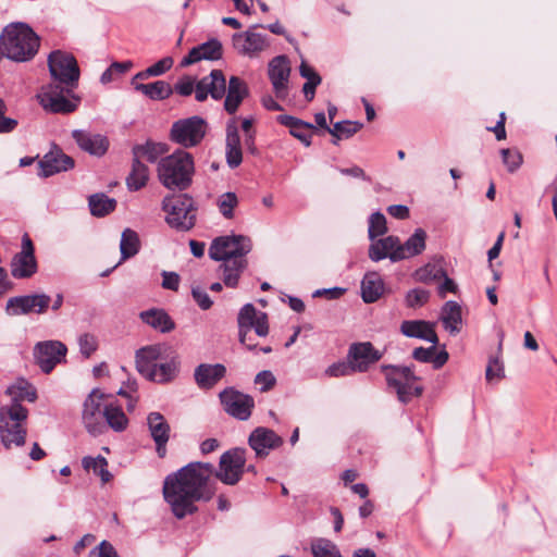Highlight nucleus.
Masks as SVG:
<instances>
[{"label": "nucleus", "instance_id": "f257e3e1", "mask_svg": "<svg viewBox=\"0 0 557 557\" xmlns=\"http://www.w3.org/2000/svg\"><path fill=\"white\" fill-rule=\"evenodd\" d=\"M214 467L208 462H190L164 479L163 496L173 515L183 519L197 511L196 503L214 495L210 481Z\"/></svg>", "mask_w": 557, "mask_h": 557}, {"label": "nucleus", "instance_id": "f03ea898", "mask_svg": "<svg viewBox=\"0 0 557 557\" xmlns=\"http://www.w3.org/2000/svg\"><path fill=\"white\" fill-rule=\"evenodd\" d=\"M39 36L27 24L17 22L7 25L0 35V52L15 62H27L38 52Z\"/></svg>", "mask_w": 557, "mask_h": 557}, {"label": "nucleus", "instance_id": "7ed1b4c3", "mask_svg": "<svg viewBox=\"0 0 557 557\" xmlns=\"http://www.w3.org/2000/svg\"><path fill=\"white\" fill-rule=\"evenodd\" d=\"M194 173L193 156L183 149L162 157L157 164L158 178L170 190L187 189L191 185Z\"/></svg>", "mask_w": 557, "mask_h": 557}, {"label": "nucleus", "instance_id": "20e7f679", "mask_svg": "<svg viewBox=\"0 0 557 557\" xmlns=\"http://www.w3.org/2000/svg\"><path fill=\"white\" fill-rule=\"evenodd\" d=\"M27 417L28 410L18 403L0 407V440L7 449L25 444Z\"/></svg>", "mask_w": 557, "mask_h": 557}, {"label": "nucleus", "instance_id": "39448f33", "mask_svg": "<svg viewBox=\"0 0 557 557\" xmlns=\"http://www.w3.org/2000/svg\"><path fill=\"white\" fill-rule=\"evenodd\" d=\"M173 88V91L180 96H190L195 91L197 101H205L208 96L220 100L225 94V76L221 70H212L208 76L195 82L190 76L182 77Z\"/></svg>", "mask_w": 557, "mask_h": 557}, {"label": "nucleus", "instance_id": "423d86ee", "mask_svg": "<svg viewBox=\"0 0 557 557\" xmlns=\"http://www.w3.org/2000/svg\"><path fill=\"white\" fill-rule=\"evenodd\" d=\"M162 209L166 213L165 221L172 228L186 232L195 226L197 208L188 195L165 197Z\"/></svg>", "mask_w": 557, "mask_h": 557}, {"label": "nucleus", "instance_id": "0eeeda50", "mask_svg": "<svg viewBox=\"0 0 557 557\" xmlns=\"http://www.w3.org/2000/svg\"><path fill=\"white\" fill-rule=\"evenodd\" d=\"M237 323L239 342L249 350L257 347V343H253L250 336L251 330L260 337H264L269 333L267 313L258 311L251 304H246L239 310Z\"/></svg>", "mask_w": 557, "mask_h": 557}, {"label": "nucleus", "instance_id": "6e6552de", "mask_svg": "<svg viewBox=\"0 0 557 557\" xmlns=\"http://www.w3.org/2000/svg\"><path fill=\"white\" fill-rule=\"evenodd\" d=\"M382 369L388 370L386 373L387 385L394 389L401 403H409L422 394L423 388L419 384V379L409 367L383 366Z\"/></svg>", "mask_w": 557, "mask_h": 557}, {"label": "nucleus", "instance_id": "1a4fd4ad", "mask_svg": "<svg viewBox=\"0 0 557 557\" xmlns=\"http://www.w3.org/2000/svg\"><path fill=\"white\" fill-rule=\"evenodd\" d=\"M73 88L63 87L57 83H50L44 86L37 99L40 106L48 112L67 114L74 112L81 101L79 97L66 96Z\"/></svg>", "mask_w": 557, "mask_h": 557}, {"label": "nucleus", "instance_id": "9d476101", "mask_svg": "<svg viewBox=\"0 0 557 557\" xmlns=\"http://www.w3.org/2000/svg\"><path fill=\"white\" fill-rule=\"evenodd\" d=\"M251 250V240L243 235L220 236L212 240L209 257L214 261L246 259Z\"/></svg>", "mask_w": 557, "mask_h": 557}, {"label": "nucleus", "instance_id": "9b49d317", "mask_svg": "<svg viewBox=\"0 0 557 557\" xmlns=\"http://www.w3.org/2000/svg\"><path fill=\"white\" fill-rule=\"evenodd\" d=\"M207 131V124L200 116L182 119L173 123L170 138L173 143L191 148L200 144Z\"/></svg>", "mask_w": 557, "mask_h": 557}, {"label": "nucleus", "instance_id": "f8f14e48", "mask_svg": "<svg viewBox=\"0 0 557 557\" xmlns=\"http://www.w3.org/2000/svg\"><path fill=\"white\" fill-rule=\"evenodd\" d=\"M48 65L53 83L74 88L79 78V69L72 54L53 51L48 58Z\"/></svg>", "mask_w": 557, "mask_h": 557}, {"label": "nucleus", "instance_id": "ddd939ff", "mask_svg": "<svg viewBox=\"0 0 557 557\" xmlns=\"http://www.w3.org/2000/svg\"><path fill=\"white\" fill-rule=\"evenodd\" d=\"M108 400V397L96 388L88 394L83 404L82 420L91 435L102 434L106 430L103 407L107 406Z\"/></svg>", "mask_w": 557, "mask_h": 557}, {"label": "nucleus", "instance_id": "4468645a", "mask_svg": "<svg viewBox=\"0 0 557 557\" xmlns=\"http://www.w3.org/2000/svg\"><path fill=\"white\" fill-rule=\"evenodd\" d=\"M246 450L233 448L220 457L219 470L214 473L216 479L227 485H235L242 479L245 471Z\"/></svg>", "mask_w": 557, "mask_h": 557}, {"label": "nucleus", "instance_id": "2eb2a0df", "mask_svg": "<svg viewBox=\"0 0 557 557\" xmlns=\"http://www.w3.org/2000/svg\"><path fill=\"white\" fill-rule=\"evenodd\" d=\"M66 352V346L59 341H46L35 346L37 364L45 373L51 372L58 363H61Z\"/></svg>", "mask_w": 557, "mask_h": 557}, {"label": "nucleus", "instance_id": "dca6fc26", "mask_svg": "<svg viewBox=\"0 0 557 557\" xmlns=\"http://www.w3.org/2000/svg\"><path fill=\"white\" fill-rule=\"evenodd\" d=\"M221 403L225 411L239 420H247L255 406L251 396L243 394L234 388H225L220 393Z\"/></svg>", "mask_w": 557, "mask_h": 557}, {"label": "nucleus", "instance_id": "f3484780", "mask_svg": "<svg viewBox=\"0 0 557 557\" xmlns=\"http://www.w3.org/2000/svg\"><path fill=\"white\" fill-rule=\"evenodd\" d=\"M37 271V262L34 256V245L28 236L22 237V250L14 256L11 262V274L15 278L30 277Z\"/></svg>", "mask_w": 557, "mask_h": 557}, {"label": "nucleus", "instance_id": "a211bd4d", "mask_svg": "<svg viewBox=\"0 0 557 557\" xmlns=\"http://www.w3.org/2000/svg\"><path fill=\"white\" fill-rule=\"evenodd\" d=\"M382 356V352L375 349L370 342H362L350 345L347 360L350 362L355 372H366L372 364L377 362Z\"/></svg>", "mask_w": 557, "mask_h": 557}, {"label": "nucleus", "instance_id": "6ab92c4d", "mask_svg": "<svg viewBox=\"0 0 557 557\" xmlns=\"http://www.w3.org/2000/svg\"><path fill=\"white\" fill-rule=\"evenodd\" d=\"M232 44L237 53L248 58L258 57L269 46L265 35L250 29L234 34Z\"/></svg>", "mask_w": 557, "mask_h": 557}, {"label": "nucleus", "instance_id": "aec40b11", "mask_svg": "<svg viewBox=\"0 0 557 557\" xmlns=\"http://www.w3.org/2000/svg\"><path fill=\"white\" fill-rule=\"evenodd\" d=\"M51 299L46 294L12 297L7 302V311L11 315L28 314L30 312L44 313Z\"/></svg>", "mask_w": 557, "mask_h": 557}, {"label": "nucleus", "instance_id": "412c9836", "mask_svg": "<svg viewBox=\"0 0 557 557\" xmlns=\"http://www.w3.org/2000/svg\"><path fill=\"white\" fill-rule=\"evenodd\" d=\"M268 73L276 97L284 99L287 96L290 75V66L287 58L285 55L275 57L269 63Z\"/></svg>", "mask_w": 557, "mask_h": 557}, {"label": "nucleus", "instance_id": "4be33fe9", "mask_svg": "<svg viewBox=\"0 0 557 557\" xmlns=\"http://www.w3.org/2000/svg\"><path fill=\"white\" fill-rule=\"evenodd\" d=\"M248 444L255 450L257 457L264 458L270 450L278 448L283 444V438L273 430L259 426L249 435Z\"/></svg>", "mask_w": 557, "mask_h": 557}, {"label": "nucleus", "instance_id": "5701e85b", "mask_svg": "<svg viewBox=\"0 0 557 557\" xmlns=\"http://www.w3.org/2000/svg\"><path fill=\"white\" fill-rule=\"evenodd\" d=\"M166 345H150L140 348L136 352V369L143 375L147 376L150 371L157 367L159 361L165 360L169 357L170 351Z\"/></svg>", "mask_w": 557, "mask_h": 557}, {"label": "nucleus", "instance_id": "b1692460", "mask_svg": "<svg viewBox=\"0 0 557 557\" xmlns=\"http://www.w3.org/2000/svg\"><path fill=\"white\" fill-rule=\"evenodd\" d=\"M147 426L156 444L158 456L164 458L166 455V444L170 440V424L160 412H150L147 417Z\"/></svg>", "mask_w": 557, "mask_h": 557}, {"label": "nucleus", "instance_id": "393cba45", "mask_svg": "<svg viewBox=\"0 0 557 557\" xmlns=\"http://www.w3.org/2000/svg\"><path fill=\"white\" fill-rule=\"evenodd\" d=\"M40 175L48 177L62 171L74 168V160L54 146L39 161Z\"/></svg>", "mask_w": 557, "mask_h": 557}, {"label": "nucleus", "instance_id": "a878e982", "mask_svg": "<svg viewBox=\"0 0 557 557\" xmlns=\"http://www.w3.org/2000/svg\"><path fill=\"white\" fill-rule=\"evenodd\" d=\"M226 374V368L222 363H200L196 367L194 379L201 389L213 388Z\"/></svg>", "mask_w": 557, "mask_h": 557}, {"label": "nucleus", "instance_id": "bb28decb", "mask_svg": "<svg viewBox=\"0 0 557 557\" xmlns=\"http://www.w3.org/2000/svg\"><path fill=\"white\" fill-rule=\"evenodd\" d=\"M72 137L82 150L92 156H103L109 148L107 137L100 134H90L86 131L75 129L72 133Z\"/></svg>", "mask_w": 557, "mask_h": 557}, {"label": "nucleus", "instance_id": "cd10ccee", "mask_svg": "<svg viewBox=\"0 0 557 557\" xmlns=\"http://www.w3.org/2000/svg\"><path fill=\"white\" fill-rule=\"evenodd\" d=\"M222 58V44L218 39H210L197 47L181 61L182 66H188L201 60H219Z\"/></svg>", "mask_w": 557, "mask_h": 557}, {"label": "nucleus", "instance_id": "c85d7f7f", "mask_svg": "<svg viewBox=\"0 0 557 557\" xmlns=\"http://www.w3.org/2000/svg\"><path fill=\"white\" fill-rule=\"evenodd\" d=\"M401 333L407 337L420 338L436 345L438 337L435 323L424 320H406L400 325Z\"/></svg>", "mask_w": 557, "mask_h": 557}, {"label": "nucleus", "instance_id": "c756f323", "mask_svg": "<svg viewBox=\"0 0 557 557\" xmlns=\"http://www.w3.org/2000/svg\"><path fill=\"white\" fill-rule=\"evenodd\" d=\"M178 367V357L170 348L168 359L159 361L157 367L150 371L146 379L157 383H168L176 377Z\"/></svg>", "mask_w": 557, "mask_h": 557}, {"label": "nucleus", "instance_id": "7c9ffc66", "mask_svg": "<svg viewBox=\"0 0 557 557\" xmlns=\"http://www.w3.org/2000/svg\"><path fill=\"white\" fill-rule=\"evenodd\" d=\"M224 109L233 114L237 111L242 101L248 96L246 83L237 76H231L227 90L225 89Z\"/></svg>", "mask_w": 557, "mask_h": 557}, {"label": "nucleus", "instance_id": "2f4dec72", "mask_svg": "<svg viewBox=\"0 0 557 557\" xmlns=\"http://www.w3.org/2000/svg\"><path fill=\"white\" fill-rule=\"evenodd\" d=\"M426 233L417 228L414 233L401 244L398 239V252L394 256V262L420 255L425 249Z\"/></svg>", "mask_w": 557, "mask_h": 557}, {"label": "nucleus", "instance_id": "473e14b6", "mask_svg": "<svg viewBox=\"0 0 557 557\" xmlns=\"http://www.w3.org/2000/svg\"><path fill=\"white\" fill-rule=\"evenodd\" d=\"M226 162L230 168H237L243 161L240 138L235 121H231L226 127Z\"/></svg>", "mask_w": 557, "mask_h": 557}, {"label": "nucleus", "instance_id": "72a5a7b5", "mask_svg": "<svg viewBox=\"0 0 557 557\" xmlns=\"http://www.w3.org/2000/svg\"><path fill=\"white\" fill-rule=\"evenodd\" d=\"M440 320L444 329L450 335H457L462 326V310L461 306L453 300L445 302L442 308Z\"/></svg>", "mask_w": 557, "mask_h": 557}, {"label": "nucleus", "instance_id": "f704fd0d", "mask_svg": "<svg viewBox=\"0 0 557 557\" xmlns=\"http://www.w3.org/2000/svg\"><path fill=\"white\" fill-rule=\"evenodd\" d=\"M398 252V237L387 236L373 240L369 248V257L372 261H380L389 258L394 262V256Z\"/></svg>", "mask_w": 557, "mask_h": 557}, {"label": "nucleus", "instance_id": "c9c22d12", "mask_svg": "<svg viewBox=\"0 0 557 557\" xmlns=\"http://www.w3.org/2000/svg\"><path fill=\"white\" fill-rule=\"evenodd\" d=\"M219 267L222 280L226 287L235 288L238 285L242 273L247 268V259L223 260Z\"/></svg>", "mask_w": 557, "mask_h": 557}, {"label": "nucleus", "instance_id": "e433bc0d", "mask_svg": "<svg viewBox=\"0 0 557 557\" xmlns=\"http://www.w3.org/2000/svg\"><path fill=\"white\" fill-rule=\"evenodd\" d=\"M384 283L376 272L367 273L361 282V296L364 302L376 301L383 294Z\"/></svg>", "mask_w": 557, "mask_h": 557}, {"label": "nucleus", "instance_id": "4c0bfd02", "mask_svg": "<svg viewBox=\"0 0 557 557\" xmlns=\"http://www.w3.org/2000/svg\"><path fill=\"white\" fill-rule=\"evenodd\" d=\"M103 421L106 426L115 432H123L128 425V419L122 407L111 400H108L107 406L103 407Z\"/></svg>", "mask_w": 557, "mask_h": 557}, {"label": "nucleus", "instance_id": "58836bf2", "mask_svg": "<svg viewBox=\"0 0 557 557\" xmlns=\"http://www.w3.org/2000/svg\"><path fill=\"white\" fill-rule=\"evenodd\" d=\"M141 320L160 332L166 333L174 329V322L166 312L159 309H150L140 313Z\"/></svg>", "mask_w": 557, "mask_h": 557}, {"label": "nucleus", "instance_id": "ea45409f", "mask_svg": "<svg viewBox=\"0 0 557 557\" xmlns=\"http://www.w3.org/2000/svg\"><path fill=\"white\" fill-rule=\"evenodd\" d=\"M149 180V170L140 160L133 157L132 170L126 177V185L131 191H137L146 186Z\"/></svg>", "mask_w": 557, "mask_h": 557}, {"label": "nucleus", "instance_id": "a19ab883", "mask_svg": "<svg viewBox=\"0 0 557 557\" xmlns=\"http://www.w3.org/2000/svg\"><path fill=\"white\" fill-rule=\"evenodd\" d=\"M168 152L165 144L147 141L144 145H136L133 148V157L138 160L145 159L150 163H154Z\"/></svg>", "mask_w": 557, "mask_h": 557}, {"label": "nucleus", "instance_id": "79ce46f5", "mask_svg": "<svg viewBox=\"0 0 557 557\" xmlns=\"http://www.w3.org/2000/svg\"><path fill=\"white\" fill-rule=\"evenodd\" d=\"M7 394L11 397V403L21 404L22 400L34 403L37 399L36 388L24 379H18L7 388Z\"/></svg>", "mask_w": 557, "mask_h": 557}, {"label": "nucleus", "instance_id": "37998d69", "mask_svg": "<svg viewBox=\"0 0 557 557\" xmlns=\"http://www.w3.org/2000/svg\"><path fill=\"white\" fill-rule=\"evenodd\" d=\"M135 90L140 91L151 100H164L173 94L172 86L164 81H156L147 85H135Z\"/></svg>", "mask_w": 557, "mask_h": 557}, {"label": "nucleus", "instance_id": "c03bdc74", "mask_svg": "<svg viewBox=\"0 0 557 557\" xmlns=\"http://www.w3.org/2000/svg\"><path fill=\"white\" fill-rule=\"evenodd\" d=\"M89 209L95 216H104L112 212L116 207V200L106 194H95L88 199Z\"/></svg>", "mask_w": 557, "mask_h": 557}, {"label": "nucleus", "instance_id": "a18cd8bd", "mask_svg": "<svg viewBox=\"0 0 557 557\" xmlns=\"http://www.w3.org/2000/svg\"><path fill=\"white\" fill-rule=\"evenodd\" d=\"M140 242L138 234L131 228L124 230L120 243L121 261L119 263L131 257H134L138 252Z\"/></svg>", "mask_w": 557, "mask_h": 557}, {"label": "nucleus", "instance_id": "49530a36", "mask_svg": "<svg viewBox=\"0 0 557 557\" xmlns=\"http://www.w3.org/2000/svg\"><path fill=\"white\" fill-rule=\"evenodd\" d=\"M82 466L85 470L90 471L100 476L102 483H108L112 475L108 470V461L102 456L97 457H84L82 460Z\"/></svg>", "mask_w": 557, "mask_h": 557}, {"label": "nucleus", "instance_id": "de8ad7c7", "mask_svg": "<svg viewBox=\"0 0 557 557\" xmlns=\"http://www.w3.org/2000/svg\"><path fill=\"white\" fill-rule=\"evenodd\" d=\"M362 127L361 123L343 121L336 122L327 132L337 139H347L354 136Z\"/></svg>", "mask_w": 557, "mask_h": 557}, {"label": "nucleus", "instance_id": "09e8293b", "mask_svg": "<svg viewBox=\"0 0 557 557\" xmlns=\"http://www.w3.org/2000/svg\"><path fill=\"white\" fill-rule=\"evenodd\" d=\"M237 205L238 198L236 194L232 191L224 193L216 199L219 211L225 219H232L234 216V209Z\"/></svg>", "mask_w": 557, "mask_h": 557}, {"label": "nucleus", "instance_id": "8fccbe9b", "mask_svg": "<svg viewBox=\"0 0 557 557\" xmlns=\"http://www.w3.org/2000/svg\"><path fill=\"white\" fill-rule=\"evenodd\" d=\"M386 231L385 216L380 212L372 213L369 219V238L374 240L377 236L384 235Z\"/></svg>", "mask_w": 557, "mask_h": 557}, {"label": "nucleus", "instance_id": "3c124183", "mask_svg": "<svg viewBox=\"0 0 557 557\" xmlns=\"http://www.w3.org/2000/svg\"><path fill=\"white\" fill-rule=\"evenodd\" d=\"M313 557H342L336 546L326 540H319L311 546Z\"/></svg>", "mask_w": 557, "mask_h": 557}, {"label": "nucleus", "instance_id": "603ef678", "mask_svg": "<svg viewBox=\"0 0 557 557\" xmlns=\"http://www.w3.org/2000/svg\"><path fill=\"white\" fill-rule=\"evenodd\" d=\"M500 156L504 164L510 173L517 171L523 162L522 154L517 149H502Z\"/></svg>", "mask_w": 557, "mask_h": 557}, {"label": "nucleus", "instance_id": "864d4df0", "mask_svg": "<svg viewBox=\"0 0 557 557\" xmlns=\"http://www.w3.org/2000/svg\"><path fill=\"white\" fill-rule=\"evenodd\" d=\"M414 276L419 282L429 283L445 276V271L436 265L426 264L425 267L417 270Z\"/></svg>", "mask_w": 557, "mask_h": 557}, {"label": "nucleus", "instance_id": "5fc2aeb1", "mask_svg": "<svg viewBox=\"0 0 557 557\" xmlns=\"http://www.w3.org/2000/svg\"><path fill=\"white\" fill-rule=\"evenodd\" d=\"M430 293L422 288L410 289L406 295V305L410 308L422 307L428 302Z\"/></svg>", "mask_w": 557, "mask_h": 557}, {"label": "nucleus", "instance_id": "6e6d98bb", "mask_svg": "<svg viewBox=\"0 0 557 557\" xmlns=\"http://www.w3.org/2000/svg\"><path fill=\"white\" fill-rule=\"evenodd\" d=\"M79 351L85 358H89L98 348L97 337L85 333L78 337Z\"/></svg>", "mask_w": 557, "mask_h": 557}, {"label": "nucleus", "instance_id": "4d7b16f0", "mask_svg": "<svg viewBox=\"0 0 557 557\" xmlns=\"http://www.w3.org/2000/svg\"><path fill=\"white\" fill-rule=\"evenodd\" d=\"M324 373L326 376L330 377H339L348 376L356 372L352 370L350 362L347 360L346 362L339 361L331 364L330 367L326 368Z\"/></svg>", "mask_w": 557, "mask_h": 557}, {"label": "nucleus", "instance_id": "13d9d810", "mask_svg": "<svg viewBox=\"0 0 557 557\" xmlns=\"http://www.w3.org/2000/svg\"><path fill=\"white\" fill-rule=\"evenodd\" d=\"M173 59L171 57H165L161 60H159L158 62H156L154 64H152L151 66L147 67V73L152 76H160L162 74H164L165 72H168L169 70H171V67L173 66Z\"/></svg>", "mask_w": 557, "mask_h": 557}, {"label": "nucleus", "instance_id": "bf43d9fd", "mask_svg": "<svg viewBox=\"0 0 557 557\" xmlns=\"http://www.w3.org/2000/svg\"><path fill=\"white\" fill-rule=\"evenodd\" d=\"M88 557H119L116 550L108 541H102L97 547L90 550Z\"/></svg>", "mask_w": 557, "mask_h": 557}, {"label": "nucleus", "instance_id": "052dcab7", "mask_svg": "<svg viewBox=\"0 0 557 557\" xmlns=\"http://www.w3.org/2000/svg\"><path fill=\"white\" fill-rule=\"evenodd\" d=\"M5 110L7 107L3 100L0 98V133L12 132L17 125L16 120L4 116Z\"/></svg>", "mask_w": 557, "mask_h": 557}, {"label": "nucleus", "instance_id": "680f3d73", "mask_svg": "<svg viewBox=\"0 0 557 557\" xmlns=\"http://www.w3.org/2000/svg\"><path fill=\"white\" fill-rule=\"evenodd\" d=\"M485 376L487 381L502 379L504 376V367L498 359H492L486 368Z\"/></svg>", "mask_w": 557, "mask_h": 557}, {"label": "nucleus", "instance_id": "e2e57ef3", "mask_svg": "<svg viewBox=\"0 0 557 557\" xmlns=\"http://www.w3.org/2000/svg\"><path fill=\"white\" fill-rule=\"evenodd\" d=\"M191 295H193L195 301L197 302V305L202 310H208L209 308H211L212 300L210 299V297H209V295L207 294L206 290H203L200 287H194L191 289Z\"/></svg>", "mask_w": 557, "mask_h": 557}, {"label": "nucleus", "instance_id": "0e129e2a", "mask_svg": "<svg viewBox=\"0 0 557 557\" xmlns=\"http://www.w3.org/2000/svg\"><path fill=\"white\" fill-rule=\"evenodd\" d=\"M255 383L261 385V391L267 392L275 384V377L270 371H261L256 375Z\"/></svg>", "mask_w": 557, "mask_h": 557}, {"label": "nucleus", "instance_id": "69168bd1", "mask_svg": "<svg viewBox=\"0 0 557 557\" xmlns=\"http://www.w3.org/2000/svg\"><path fill=\"white\" fill-rule=\"evenodd\" d=\"M277 121L284 125L289 127V132L296 131V127H313L312 124L304 122L297 117H294L292 115H280L277 117Z\"/></svg>", "mask_w": 557, "mask_h": 557}, {"label": "nucleus", "instance_id": "338daca9", "mask_svg": "<svg viewBox=\"0 0 557 557\" xmlns=\"http://www.w3.org/2000/svg\"><path fill=\"white\" fill-rule=\"evenodd\" d=\"M162 287L171 290H177L180 285V275L175 272H166L162 273Z\"/></svg>", "mask_w": 557, "mask_h": 557}, {"label": "nucleus", "instance_id": "774afa93", "mask_svg": "<svg viewBox=\"0 0 557 557\" xmlns=\"http://www.w3.org/2000/svg\"><path fill=\"white\" fill-rule=\"evenodd\" d=\"M435 354V345L429 348L418 347L413 350L412 357L420 362H431Z\"/></svg>", "mask_w": 557, "mask_h": 557}]
</instances>
